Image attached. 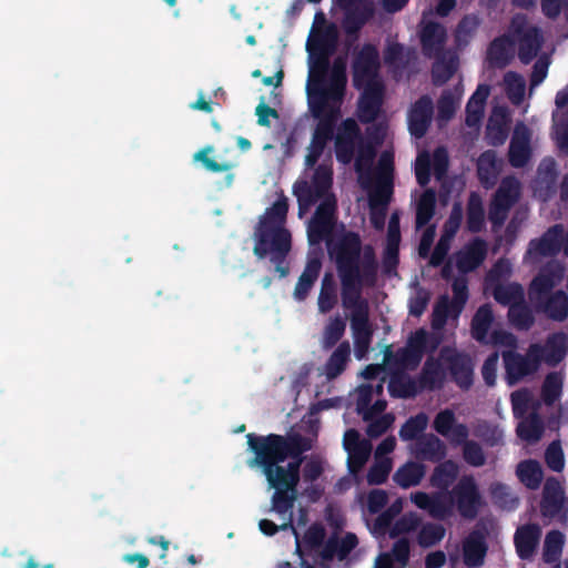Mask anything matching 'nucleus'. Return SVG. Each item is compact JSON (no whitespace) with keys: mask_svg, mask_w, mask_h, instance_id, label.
Masks as SVG:
<instances>
[{"mask_svg":"<svg viewBox=\"0 0 568 568\" xmlns=\"http://www.w3.org/2000/svg\"><path fill=\"white\" fill-rule=\"evenodd\" d=\"M477 29L475 17L465 16L455 30V42L458 49L466 47Z\"/></svg>","mask_w":568,"mask_h":568,"instance_id":"052dcab7","label":"nucleus"},{"mask_svg":"<svg viewBox=\"0 0 568 568\" xmlns=\"http://www.w3.org/2000/svg\"><path fill=\"white\" fill-rule=\"evenodd\" d=\"M542 37L535 27H529L520 37L519 58L524 63H528L540 48Z\"/></svg>","mask_w":568,"mask_h":568,"instance_id":"c03bdc74","label":"nucleus"},{"mask_svg":"<svg viewBox=\"0 0 568 568\" xmlns=\"http://www.w3.org/2000/svg\"><path fill=\"white\" fill-rule=\"evenodd\" d=\"M338 302L336 284L332 274L326 273L322 280V285L317 298L318 312L321 314L329 313Z\"/></svg>","mask_w":568,"mask_h":568,"instance_id":"79ce46f5","label":"nucleus"},{"mask_svg":"<svg viewBox=\"0 0 568 568\" xmlns=\"http://www.w3.org/2000/svg\"><path fill=\"white\" fill-rule=\"evenodd\" d=\"M425 466L416 462H407L393 475V480L402 488L417 486L425 476Z\"/></svg>","mask_w":568,"mask_h":568,"instance_id":"58836bf2","label":"nucleus"},{"mask_svg":"<svg viewBox=\"0 0 568 568\" xmlns=\"http://www.w3.org/2000/svg\"><path fill=\"white\" fill-rule=\"evenodd\" d=\"M487 544L485 536L478 531L473 530L463 540V562L467 568H478L485 562L487 554Z\"/></svg>","mask_w":568,"mask_h":568,"instance_id":"393cba45","label":"nucleus"},{"mask_svg":"<svg viewBox=\"0 0 568 568\" xmlns=\"http://www.w3.org/2000/svg\"><path fill=\"white\" fill-rule=\"evenodd\" d=\"M453 300L447 295L439 297L432 314L434 328H442L449 317L457 318L462 314L468 300V283L465 277H456L452 283Z\"/></svg>","mask_w":568,"mask_h":568,"instance_id":"1a4fd4ad","label":"nucleus"},{"mask_svg":"<svg viewBox=\"0 0 568 568\" xmlns=\"http://www.w3.org/2000/svg\"><path fill=\"white\" fill-rule=\"evenodd\" d=\"M565 277V268L559 263H550L532 280L529 298L536 307L554 320L562 321L568 316V296L564 291L551 290Z\"/></svg>","mask_w":568,"mask_h":568,"instance_id":"39448f33","label":"nucleus"},{"mask_svg":"<svg viewBox=\"0 0 568 568\" xmlns=\"http://www.w3.org/2000/svg\"><path fill=\"white\" fill-rule=\"evenodd\" d=\"M334 253L341 281L342 306L349 311L355 355L362 359L369 351L374 333L369 321V303L363 297V288L373 287L377 282V256L372 245L362 246L359 234L353 231L346 232L338 240Z\"/></svg>","mask_w":568,"mask_h":568,"instance_id":"f257e3e1","label":"nucleus"},{"mask_svg":"<svg viewBox=\"0 0 568 568\" xmlns=\"http://www.w3.org/2000/svg\"><path fill=\"white\" fill-rule=\"evenodd\" d=\"M530 134L526 126L516 128L509 149V160L514 166H523L530 156Z\"/></svg>","mask_w":568,"mask_h":568,"instance_id":"c85d7f7f","label":"nucleus"},{"mask_svg":"<svg viewBox=\"0 0 568 568\" xmlns=\"http://www.w3.org/2000/svg\"><path fill=\"white\" fill-rule=\"evenodd\" d=\"M564 355V351H559L557 355H549L544 348L538 345L530 347L527 357H523L511 351H503V357L509 383L513 384L520 377L534 372L538 363L545 359L549 363L558 362Z\"/></svg>","mask_w":568,"mask_h":568,"instance_id":"6e6552de","label":"nucleus"},{"mask_svg":"<svg viewBox=\"0 0 568 568\" xmlns=\"http://www.w3.org/2000/svg\"><path fill=\"white\" fill-rule=\"evenodd\" d=\"M344 12L342 27L348 37H357L362 28L373 18L375 8L372 0H357L346 8H339Z\"/></svg>","mask_w":568,"mask_h":568,"instance_id":"f3484780","label":"nucleus"},{"mask_svg":"<svg viewBox=\"0 0 568 568\" xmlns=\"http://www.w3.org/2000/svg\"><path fill=\"white\" fill-rule=\"evenodd\" d=\"M509 305L508 316L513 325L527 328L532 323V315L524 304V292L520 285L508 283L499 284V304Z\"/></svg>","mask_w":568,"mask_h":568,"instance_id":"ddd939ff","label":"nucleus"},{"mask_svg":"<svg viewBox=\"0 0 568 568\" xmlns=\"http://www.w3.org/2000/svg\"><path fill=\"white\" fill-rule=\"evenodd\" d=\"M334 139L336 160L344 165L349 164L354 159L357 142L362 141L361 129L356 121L352 118L345 119Z\"/></svg>","mask_w":568,"mask_h":568,"instance_id":"2eb2a0df","label":"nucleus"},{"mask_svg":"<svg viewBox=\"0 0 568 568\" xmlns=\"http://www.w3.org/2000/svg\"><path fill=\"white\" fill-rule=\"evenodd\" d=\"M564 503V491L559 481L554 478L547 479L544 487L541 500V514L544 517H554L557 515Z\"/></svg>","mask_w":568,"mask_h":568,"instance_id":"7c9ffc66","label":"nucleus"},{"mask_svg":"<svg viewBox=\"0 0 568 568\" xmlns=\"http://www.w3.org/2000/svg\"><path fill=\"white\" fill-rule=\"evenodd\" d=\"M458 514L468 520L475 519L483 506V497L473 476H463L450 490Z\"/></svg>","mask_w":568,"mask_h":568,"instance_id":"9d476101","label":"nucleus"},{"mask_svg":"<svg viewBox=\"0 0 568 568\" xmlns=\"http://www.w3.org/2000/svg\"><path fill=\"white\" fill-rule=\"evenodd\" d=\"M444 381L445 373L439 361L433 357L427 358L418 378L420 389L434 390L440 388Z\"/></svg>","mask_w":568,"mask_h":568,"instance_id":"f704fd0d","label":"nucleus"},{"mask_svg":"<svg viewBox=\"0 0 568 568\" xmlns=\"http://www.w3.org/2000/svg\"><path fill=\"white\" fill-rule=\"evenodd\" d=\"M520 186L516 179L507 178L499 185V212L514 204L519 196Z\"/></svg>","mask_w":568,"mask_h":568,"instance_id":"bf43d9fd","label":"nucleus"},{"mask_svg":"<svg viewBox=\"0 0 568 568\" xmlns=\"http://www.w3.org/2000/svg\"><path fill=\"white\" fill-rule=\"evenodd\" d=\"M542 422L537 415L528 416L518 425L519 436L530 443L539 440L542 435Z\"/></svg>","mask_w":568,"mask_h":568,"instance_id":"4d7b16f0","label":"nucleus"},{"mask_svg":"<svg viewBox=\"0 0 568 568\" xmlns=\"http://www.w3.org/2000/svg\"><path fill=\"white\" fill-rule=\"evenodd\" d=\"M435 60L432 68L433 82L436 85L446 83L456 72L458 68V57L455 52L445 51Z\"/></svg>","mask_w":568,"mask_h":568,"instance_id":"473e14b6","label":"nucleus"},{"mask_svg":"<svg viewBox=\"0 0 568 568\" xmlns=\"http://www.w3.org/2000/svg\"><path fill=\"white\" fill-rule=\"evenodd\" d=\"M463 445V457L467 464L474 467H480L485 464V454L481 446L468 438L462 443Z\"/></svg>","mask_w":568,"mask_h":568,"instance_id":"69168bd1","label":"nucleus"},{"mask_svg":"<svg viewBox=\"0 0 568 568\" xmlns=\"http://www.w3.org/2000/svg\"><path fill=\"white\" fill-rule=\"evenodd\" d=\"M565 545V535L558 530H551L546 535L544 541V560L547 562H557L561 556Z\"/></svg>","mask_w":568,"mask_h":568,"instance_id":"3c124183","label":"nucleus"},{"mask_svg":"<svg viewBox=\"0 0 568 568\" xmlns=\"http://www.w3.org/2000/svg\"><path fill=\"white\" fill-rule=\"evenodd\" d=\"M446 455L445 443L434 434L423 435L416 442V457L422 460L439 463Z\"/></svg>","mask_w":568,"mask_h":568,"instance_id":"bb28decb","label":"nucleus"},{"mask_svg":"<svg viewBox=\"0 0 568 568\" xmlns=\"http://www.w3.org/2000/svg\"><path fill=\"white\" fill-rule=\"evenodd\" d=\"M247 448L253 457L250 468H260L270 488L274 489L271 509L281 513L294 508L301 480L303 454L312 448L311 440L298 434L246 435Z\"/></svg>","mask_w":568,"mask_h":568,"instance_id":"f03ea898","label":"nucleus"},{"mask_svg":"<svg viewBox=\"0 0 568 568\" xmlns=\"http://www.w3.org/2000/svg\"><path fill=\"white\" fill-rule=\"evenodd\" d=\"M505 92L514 104H519L526 94L525 79L515 73L508 72L504 77Z\"/></svg>","mask_w":568,"mask_h":568,"instance_id":"864d4df0","label":"nucleus"},{"mask_svg":"<svg viewBox=\"0 0 568 568\" xmlns=\"http://www.w3.org/2000/svg\"><path fill=\"white\" fill-rule=\"evenodd\" d=\"M446 529L440 524L427 523L423 525L419 529L417 541L418 545L423 548H429L438 542L445 537Z\"/></svg>","mask_w":568,"mask_h":568,"instance_id":"5fc2aeb1","label":"nucleus"},{"mask_svg":"<svg viewBox=\"0 0 568 568\" xmlns=\"http://www.w3.org/2000/svg\"><path fill=\"white\" fill-rule=\"evenodd\" d=\"M422 525V519L416 513L404 514L393 525L389 536L395 538L399 535H404L416 530Z\"/></svg>","mask_w":568,"mask_h":568,"instance_id":"e2e57ef3","label":"nucleus"},{"mask_svg":"<svg viewBox=\"0 0 568 568\" xmlns=\"http://www.w3.org/2000/svg\"><path fill=\"white\" fill-rule=\"evenodd\" d=\"M428 417L425 413H418L409 417L399 429V437L403 440L418 439L419 435L426 429Z\"/></svg>","mask_w":568,"mask_h":568,"instance_id":"6e6d98bb","label":"nucleus"},{"mask_svg":"<svg viewBox=\"0 0 568 568\" xmlns=\"http://www.w3.org/2000/svg\"><path fill=\"white\" fill-rule=\"evenodd\" d=\"M358 545V539L355 534L347 532L341 539L338 538H329L322 551V556L324 559H333L337 557L338 560H345L348 555L356 548Z\"/></svg>","mask_w":568,"mask_h":568,"instance_id":"2f4dec72","label":"nucleus"},{"mask_svg":"<svg viewBox=\"0 0 568 568\" xmlns=\"http://www.w3.org/2000/svg\"><path fill=\"white\" fill-rule=\"evenodd\" d=\"M333 184V172L331 168L318 165L312 176L311 182L298 181L294 184L293 191L297 199L298 209L303 211L310 209L322 197L327 196Z\"/></svg>","mask_w":568,"mask_h":568,"instance_id":"423d86ee","label":"nucleus"},{"mask_svg":"<svg viewBox=\"0 0 568 568\" xmlns=\"http://www.w3.org/2000/svg\"><path fill=\"white\" fill-rule=\"evenodd\" d=\"M334 224L312 217L307 225V239L311 245H317L333 232Z\"/></svg>","mask_w":568,"mask_h":568,"instance_id":"13d9d810","label":"nucleus"},{"mask_svg":"<svg viewBox=\"0 0 568 568\" xmlns=\"http://www.w3.org/2000/svg\"><path fill=\"white\" fill-rule=\"evenodd\" d=\"M511 402H513L514 412L518 416L536 415L535 413L537 412V409L539 407L538 400H536L534 398L532 393L527 389H520V390L513 393Z\"/></svg>","mask_w":568,"mask_h":568,"instance_id":"8fccbe9b","label":"nucleus"},{"mask_svg":"<svg viewBox=\"0 0 568 568\" xmlns=\"http://www.w3.org/2000/svg\"><path fill=\"white\" fill-rule=\"evenodd\" d=\"M540 535V527L534 524L524 525L517 529L515 544L521 558H528L534 554L539 542Z\"/></svg>","mask_w":568,"mask_h":568,"instance_id":"c756f323","label":"nucleus"},{"mask_svg":"<svg viewBox=\"0 0 568 568\" xmlns=\"http://www.w3.org/2000/svg\"><path fill=\"white\" fill-rule=\"evenodd\" d=\"M321 203L315 210L313 217L335 224V213L337 201L334 194H328L321 199Z\"/></svg>","mask_w":568,"mask_h":568,"instance_id":"338daca9","label":"nucleus"},{"mask_svg":"<svg viewBox=\"0 0 568 568\" xmlns=\"http://www.w3.org/2000/svg\"><path fill=\"white\" fill-rule=\"evenodd\" d=\"M357 105V116L362 123L374 122L382 110L384 102V84L381 81L365 83Z\"/></svg>","mask_w":568,"mask_h":568,"instance_id":"dca6fc26","label":"nucleus"},{"mask_svg":"<svg viewBox=\"0 0 568 568\" xmlns=\"http://www.w3.org/2000/svg\"><path fill=\"white\" fill-rule=\"evenodd\" d=\"M372 447L367 440H363L357 447L348 448L347 468L353 475H356L367 463L371 456Z\"/></svg>","mask_w":568,"mask_h":568,"instance_id":"603ef678","label":"nucleus"},{"mask_svg":"<svg viewBox=\"0 0 568 568\" xmlns=\"http://www.w3.org/2000/svg\"><path fill=\"white\" fill-rule=\"evenodd\" d=\"M486 255V242L479 237H475L463 250L456 253V266L462 273L471 272L485 261Z\"/></svg>","mask_w":568,"mask_h":568,"instance_id":"b1692460","label":"nucleus"},{"mask_svg":"<svg viewBox=\"0 0 568 568\" xmlns=\"http://www.w3.org/2000/svg\"><path fill=\"white\" fill-rule=\"evenodd\" d=\"M452 381L467 390L474 384V362L466 353H454L446 357Z\"/></svg>","mask_w":568,"mask_h":568,"instance_id":"412c9836","label":"nucleus"},{"mask_svg":"<svg viewBox=\"0 0 568 568\" xmlns=\"http://www.w3.org/2000/svg\"><path fill=\"white\" fill-rule=\"evenodd\" d=\"M555 104L554 138L558 148L568 152V85L557 93Z\"/></svg>","mask_w":568,"mask_h":568,"instance_id":"aec40b11","label":"nucleus"},{"mask_svg":"<svg viewBox=\"0 0 568 568\" xmlns=\"http://www.w3.org/2000/svg\"><path fill=\"white\" fill-rule=\"evenodd\" d=\"M434 114V104L429 95L424 94L418 98L409 108L407 114L408 129L416 139L423 138L432 123Z\"/></svg>","mask_w":568,"mask_h":568,"instance_id":"a211bd4d","label":"nucleus"},{"mask_svg":"<svg viewBox=\"0 0 568 568\" xmlns=\"http://www.w3.org/2000/svg\"><path fill=\"white\" fill-rule=\"evenodd\" d=\"M349 355V343L344 341L336 347L325 363L324 374L328 381L337 378L345 371Z\"/></svg>","mask_w":568,"mask_h":568,"instance_id":"e433bc0d","label":"nucleus"},{"mask_svg":"<svg viewBox=\"0 0 568 568\" xmlns=\"http://www.w3.org/2000/svg\"><path fill=\"white\" fill-rule=\"evenodd\" d=\"M420 390L419 384L406 375H393L388 383V393L394 398H412Z\"/></svg>","mask_w":568,"mask_h":568,"instance_id":"a19ab883","label":"nucleus"},{"mask_svg":"<svg viewBox=\"0 0 568 568\" xmlns=\"http://www.w3.org/2000/svg\"><path fill=\"white\" fill-rule=\"evenodd\" d=\"M436 209V192L433 189H426L420 195L416 206V227L426 226L434 217Z\"/></svg>","mask_w":568,"mask_h":568,"instance_id":"37998d69","label":"nucleus"},{"mask_svg":"<svg viewBox=\"0 0 568 568\" xmlns=\"http://www.w3.org/2000/svg\"><path fill=\"white\" fill-rule=\"evenodd\" d=\"M446 40L447 31L443 24L429 21L423 26L420 30V44L425 57L432 59L445 52Z\"/></svg>","mask_w":568,"mask_h":568,"instance_id":"4be33fe9","label":"nucleus"},{"mask_svg":"<svg viewBox=\"0 0 568 568\" xmlns=\"http://www.w3.org/2000/svg\"><path fill=\"white\" fill-rule=\"evenodd\" d=\"M346 322L341 315H335L334 317H331L323 331V347L326 349L334 347L344 336Z\"/></svg>","mask_w":568,"mask_h":568,"instance_id":"de8ad7c7","label":"nucleus"},{"mask_svg":"<svg viewBox=\"0 0 568 568\" xmlns=\"http://www.w3.org/2000/svg\"><path fill=\"white\" fill-rule=\"evenodd\" d=\"M347 84L346 63L336 58L310 57L308 102H343Z\"/></svg>","mask_w":568,"mask_h":568,"instance_id":"20e7f679","label":"nucleus"},{"mask_svg":"<svg viewBox=\"0 0 568 568\" xmlns=\"http://www.w3.org/2000/svg\"><path fill=\"white\" fill-rule=\"evenodd\" d=\"M520 481L528 488H537L542 479V469L536 460H525L517 466Z\"/></svg>","mask_w":568,"mask_h":568,"instance_id":"09e8293b","label":"nucleus"},{"mask_svg":"<svg viewBox=\"0 0 568 568\" xmlns=\"http://www.w3.org/2000/svg\"><path fill=\"white\" fill-rule=\"evenodd\" d=\"M312 115L317 119L311 144L325 150L327 143L335 138V129L341 116L339 102H308Z\"/></svg>","mask_w":568,"mask_h":568,"instance_id":"0eeeda50","label":"nucleus"},{"mask_svg":"<svg viewBox=\"0 0 568 568\" xmlns=\"http://www.w3.org/2000/svg\"><path fill=\"white\" fill-rule=\"evenodd\" d=\"M293 509L294 508H290L287 511H284V513L270 509L271 511L276 513L278 515V517L283 520V523L281 525H276L274 521H272L270 519H261L258 523L260 530L265 536H274L280 530L291 529L293 531V534L295 535L296 541L298 542V534L296 531V528L293 525V521H294Z\"/></svg>","mask_w":568,"mask_h":568,"instance_id":"a18cd8bd","label":"nucleus"},{"mask_svg":"<svg viewBox=\"0 0 568 568\" xmlns=\"http://www.w3.org/2000/svg\"><path fill=\"white\" fill-rule=\"evenodd\" d=\"M410 499L416 507L426 510L432 518L437 520L449 518L454 511L450 491L438 490L432 494L416 491L412 494Z\"/></svg>","mask_w":568,"mask_h":568,"instance_id":"4468645a","label":"nucleus"},{"mask_svg":"<svg viewBox=\"0 0 568 568\" xmlns=\"http://www.w3.org/2000/svg\"><path fill=\"white\" fill-rule=\"evenodd\" d=\"M478 178L485 187H493L497 183V152H484L477 165Z\"/></svg>","mask_w":568,"mask_h":568,"instance_id":"ea45409f","label":"nucleus"},{"mask_svg":"<svg viewBox=\"0 0 568 568\" xmlns=\"http://www.w3.org/2000/svg\"><path fill=\"white\" fill-rule=\"evenodd\" d=\"M564 229L560 225L550 227L540 239L532 240L529 244L526 258L528 262L537 264L542 258L552 256L562 246L568 256V232L562 237Z\"/></svg>","mask_w":568,"mask_h":568,"instance_id":"f8f14e48","label":"nucleus"},{"mask_svg":"<svg viewBox=\"0 0 568 568\" xmlns=\"http://www.w3.org/2000/svg\"><path fill=\"white\" fill-rule=\"evenodd\" d=\"M433 428L454 446H460L469 436L467 425L457 423L454 412L449 408L437 413L433 422Z\"/></svg>","mask_w":568,"mask_h":568,"instance_id":"6ab92c4d","label":"nucleus"},{"mask_svg":"<svg viewBox=\"0 0 568 568\" xmlns=\"http://www.w3.org/2000/svg\"><path fill=\"white\" fill-rule=\"evenodd\" d=\"M562 376L558 373L549 374L541 389V396L546 404L550 405L561 395Z\"/></svg>","mask_w":568,"mask_h":568,"instance_id":"680f3d73","label":"nucleus"},{"mask_svg":"<svg viewBox=\"0 0 568 568\" xmlns=\"http://www.w3.org/2000/svg\"><path fill=\"white\" fill-rule=\"evenodd\" d=\"M390 559L398 564V568H405L409 561L410 556V545L407 538L403 537L396 540L389 552Z\"/></svg>","mask_w":568,"mask_h":568,"instance_id":"774afa93","label":"nucleus"},{"mask_svg":"<svg viewBox=\"0 0 568 568\" xmlns=\"http://www.w3.org/2000/svg\"><path fill=\"white\" fill-rule=\"evenodd\" d=\"M458 471V465L455 462L450 459L439 462V464L433 470L429 483L434 488L449 491L448 488L456 480Z\"/></svg>","mask_w":568,"mask_h":568,"instance_id":"c9c22d12","label":"nucleus"},{"mask_svg":"<svg viewBox=\"0 0 568 568\" xmlns=\"http://www.w3.org/2000/svg\"><path fill=\"white\" fill-rule=\"evenodd\" d=\"M337 34L334 29H328L316 34L307 42L310 57L331 58L336 51Z\"/></svg>","mask_w":568,"mask_h":568,"instance_id":"72a5a7b5","label":"nucleus"},{"mask_svg":"<svg viewBox=\"0 0 568 568\" xmlns=\"http://www.w3.org/2000/svg\"><path fill=\"white\" fill-rule=\"evenodd\" d=\"M462 85L453 90H445L437 102L438 119L449 121L456 112V106L460 101Z\"/></svg>","mask_w":568,"mask_h":568,"instance_id":"49530a36","label":"nucleus"},{"mask_svg":"<svg viewBox=\"0 0 568 568\" xmlns=\"http://www.w3.org/2000/svg\"><path fill=\"white\" fill-rule=\"evenodd\" d=\"M322 270V261L318 256H310L307 258L306 265L304 267V271L302 272L301 276L298 277V281L294 288V297L297 301H304L312 287L314 286L315 282L317 281L320 273Z\"/></svg>","mask_w":568,"mask_h":568,"instance_id":"cd10ccee","label":"nucleus"},{"mask_svg":"<svg viewBox=\"0 0 568 568\" xmlns=\"http://www.w3.org/2000/svg\"><path fill=\"white\" fill-rule=\"evenodd\" d=\"M485 226L483 199L477 192H470L466 210V227L471 233H479Z\"/></svg>","mask_w":568,"mask_h":568,"instance_id":"4c0bfd02","label":"nucleus"},{"mask_svg":"<svg viewBox=\"0 0 568 568\" xmlns=\"http://www.w3.org/2000/svg\"><path fill=\"white\" fill-rule=\"evenodd\" d=\"M493 320L494 315L490 306L487 304L481 305L471 320V337L480 344L497 346V329H493L488 335Z\"/></svg>","mask_w":568,"mask_h":568,"instance_id":"5701e85b","label":"nucleus"},{"mask_svg":"<svg viewBox=\"0 0 568 568\" xmlns=\"http://www.w3.org/2000/svg\"><path fill=\"white\" fill-rule=\"evenodd\" d=\"M379 53L376 45L365 43L355 55L352 64L353 85L361 90L365 83L378 81Z\"/></svg>","mask_w":568,"mask_h":568,"instance_id":"9b49d317","label":"nucleus"},{"mask_svg":"<svg viewBox=\"0 0 568 568\" xmlns=\"http://www.w3.org/2000/svg\"><path fill=\"white\" fill-rule=\"evenodd\" d=\"M392 470V462L386 458L384 460H376L368 469L366 479L369 485L384 484Z\"/></svg>","mask_w":568,"mask_h":568,"instance_id":"0e129e2a","label":"nucleus"},{"mask_svg":"<svg viewBox=\"0 0 568 568\" xmlns=\"http://www.w3.org/2000/svg\"><path fill=\"white\" fill-rule=\"evenodd\" d=\"M288 212V202L285 196L277 199L264 217L258 222L254 232L253 253L258 260L270 256L274 270L281 278L290 274L287 255L292 250L291 232L283 226Z\"/></svg>","mask_w":568,"mask_h":568,"instance_id":"7ed1b4c3","label":"nucleus"},{"mask_svg":"<svg viewBox=\"0 0 568 568\" xmlns=\"http://www.w3.org/2000/svg\"><path fill=\"white\" fill-rule=\"evenodd\" d=\"M556 163L552 159H545L537 172L534 182V193L540 200H548L555 192L556 184Z\"/></svg>","mask_w":568,"mask_h":568,"instance_id":"a878e982","label":"nucleus"}]
</instances>
